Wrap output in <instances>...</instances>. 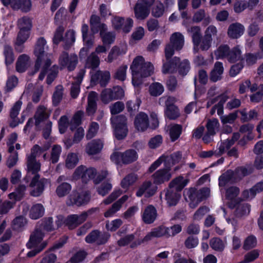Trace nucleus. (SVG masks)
I'll return each mask as SVG.
<instances>
[{
  "label": "nucleus",
  "instance_id": "nucleus-1",
  "mask_svg": "<svg viewBox=\"0 0 263 263\" xmlns=\"http://www.w3.org/2000/svg\"><path fill=\"white\" fill-rule=\"evenodd\" d=\"M132 72V82L135 86H138L142 82V78L148 77L153 73L154 67L150 62H145L142 56H137L130 66Z\"/></svg>",
  "mask_w": 263,
  "mask_h": 263
},
{
  "label": "nucleus",
  "instance_id": "nucleus-2",
  "mask_svg": "<svg viewBox=\"0 0 263 263\" xmlns=\"http://www.w3.org/2000/svg\"><path fill=\"white\" fill-rule=\"evenodd\" d=\"M182 231V227L180 224H175L170 228L160 226L153 228L142 239L137 240L136 243L131 245L132 248L140 245L142 243L147 242L155 238H160L163 236L169 237L174 236Z\"/></svg>",
  "mask_w": 263,
  "mask_h": 263
},
{
  "label": "nucleus",
  "instance_id": "nucleus-3",
  "mask_svg": "<svg viewBox=\"0 0 263 263\" xmlns=\"http://www.w3.org/2000/svg\"><path fill=\"white\" fill-rule=\"evenodd\" d=\"M27 175L26 179L28 181V178L31 179L30 186L32 188L30 194L34 197L40 196L43 192L45 185L49 182L48 179L46 178H40V175L37 173L40 171H36L35 172L29 171L27 167Z\"/></svg>",
  "mask_w": 263,
  "mask_h": 263
},
{
  "label": "nucleus",
  "instance_id": "nucleus-4",
  "mask_svg": "<svg viewBox=\"0 0 263 263\" xmlns=\"http://www.w3.org/2000/svg\"><path fill=\"white\" fill-rule=\"evenodd\" d=\"M48 47L46 46V41L44 37H40L35 44L34 53L36 57V61L34 66V70L30 73L31 75H34L40 69L41 65L46 60V58H50L51 60L52 55L46 53V51Z\"/></svg>",
  "mask_w": 263,
  "mask_h": 263
},
{
  "label": "nucleus",
  "instance_id": "nucleus-5",
  "mask_svg": "<svg viewBox=\"0 0 263 263\" xmlns=\"http://www.w3.org/2000/svg\"><path fill=\"white\" fill-rule=\"evenodd\" d=\"M50 145L47 143L41 147L36 144L31 148V154L27 157V166L29 171L35 172L40 171L41 163L36 160V157L40 156L42 153L48 150Z\"/></svg>",
  "mask_w": 263,
  "mask_h": 263
},
{
  "label": "nucleus",
  "instance_id": "nucleus-6",
  "mask_svg": "<svg viewBox=\"0 0 263 263\" xmlns=\"http://www.w3.org/2000/svg\"><path fill=\"white\" fill-rule=\"evenodd\" d=\"M184 43L183 35L180 32H175L170 37V42L165 48V57L168 59L174 54V51L181 50Z\"/></svg>",
  "mask_w": 263,
  "mask_h": 263
},
{
  "label": "nucleus",
  "instance_id": "nucleus-7",
  "mask_svg": "<svg viewBox=\"0 0 263 263\" xmlns=\"http://www.w3.org/2000/svg\"><path fill=\"white\" fill-rule=\"evenodd\" d=\"M124 95L123 89L120 86H117L112 88H104L100 93V100L104 104H109L110 102L121 99Z\"/></svg>",
  "mask_w": 263,
  "mask_h": 263
},
{
  "label": "nucleus",
  "instance_id": "nucleus-8",
  "mask_svg": "<svg viewBox=\"0 0 263 263\" xmlns=\"http://www.w3.org/2000/svg\"><path fill=\"white\" fill-rule=\"evenodd\" d=\"M137 158V154L133 149H128L124 153L116 152L110 156L111 160L117 164L121 162L124 164H129L136 161Z\"/></svg>",
  "mask_w": 263,
  "mask_h": 263
},
{
  "label": "nucleus",
  "instance_id": "nucleus-9",
  "mask_svg": "<svg viewBox=\"0 0 263 263\" xmlns=\"http://www.w3.org/2000/svg\"><path fill=\"white\" fill-rule=\"evenodd\" d=\"M97 174V171L95 168H87L84 165H80L76 169L73 176L74 178H81L82 182L87 183L91 179L94 180Z\"/></svg>",
  "mask_w": 263,
  "mask_h": 263
},
{
  "label": "nucleus",
  "instance_id": "nucleus-10",
  "mask_svg": "<svg viewBox=\"0 0 263 263\" xmlns=\"http://www.w3.org/2000/svg\"><path fill=\"white\" fill-rule=\"evenodd\" d=\"M127 119L125 116L120 115L111 119V122L115 127L116 137L119 139L124 138L127 134L126 126Z\"/></svg>",
  "mask_w": 263,
  "mask_h": 263
},
{
  "label": "nucleus",
  "instance_id": "nucleus-11",
  "mask_svg": "<svg viewBox=\"0 0 263 263\" xmlns=\"http://www.w3.org/2000/svg\"><path fill=\"white\" fill-rule=\"evenodd\" d=\"M90 193L89 191H82L81 193L73 192L69 196L67 201L68 205L80 206L87 204L90 200Z\"/></svg>",
  "mask_w": 263,
  "mask_h": 263
},
{
  "label": "nucleus",
  "instance_id": "nucleus-12",
  "mask_svg": "<svg viewBox=\"0 0 263 263\" xmlns=\"http://www.w3.org/2000/svg\"><path fill=\"white\" fill-rule=\"evenodd\" d=\"M155 0H138L134 8L135 17L138 20H144L149 13V8Z\"/></svg>",
  "mask_w": 263,
  "mask_h": 263
},
{
  "label": "nucleus",
  "instance_id": "nucleus-13",
  "mask_svg": "<svg viewBox=\"0 0 263 263\" xmlns=\"http://www.w3.org/2000/svg\"><path fill=\"white\" fill-rule=\"evenodd\" d=\"M59 63L63 67L67 68L69 71H72L78 63V58L74 53L69 54L67 52L63 51L59 57Z\"/></svg>",
  "mask_w": 263,
  "mask_h": 263
},
{
  "label": "nucleus",
  "instance_id": "nucleus-14",
  "mask_svg": "<svg viewBox=\"0 0 263 263\" xmlns=\"http://www.w3.org/2000/svg\"><path fill=\"white\" fill-rule=\"evenodd\" d=\"M171 171V166H166L155 172L152 176L153 183L158 185L168 181L172 176Z\"/></svg>",
  "mask_w": 263,
  "mask_h": 263
},
{
  "label": "nucleus",
  "instance_id": "nucleus-15",
  "mask_svg": "<svg viewBox=\"0 0 263 263\" xmlns=\"http://www.w3.org/2000/svg\"><path fill=\"white\" fill-rule=\"evenodd\" d=\"M110 237L108 233L102 232L96 230L92 231L85 237V241L87 243H95L98 245L105 243Z\"/></svg>",
  "mask_w": 263,
  "mask_h": 263
},
{
  "label": "nucleus",
  "instance_id": "nucleus-16",
  "mask_svg": "<svg viewBox=\"0 0 263 263\" xmlns=\"http://www.w3.org/2000/svg\"><path fill=\"white\" fill-rule=\"evenodd\" d=\"M113 27L116 30H122L125 33L129 32L133 25V21L130 18L115 16L111 20Z\"/></svg>",
  "mask_w": 263,
  "mask_h": 263
},
{
  "label": "nucleus",
  "instance_id": "nucleus-17",
  "mask_svg": "<svg viewBox=\"0 0 263 263\" xmlns=\"http://www.w3.org/2000/svg\"><path fill=\"white\" fill-rule=\"evenodd\" d=\"M4 5L10 6L14 10H21L22 12H27L31 10V2L30 0H1Z\"/></svg>",
  "mask_w": 263,
  "mask_h": 263
},
{
  "label": "nucleus",
  "instance_id": "nucleus-18",
  "mask_svg": "<svg viewBox=\"0 0 263 263\" xmlns=\"http://www.w3.org/2000/svg\"><path fill=\"white\" fill-rule=\"evenodd\" d=\"M157 190V186L149 181L147 180L143 182L136 193L138 197L144 195L145 197H149L153 196Z\"/></svg>",
  "mask_w": 263,
  "mask_h": 263
},
{
  "label": "nucleus",
  "instance_id": "nucleus-19",
  "mask_svg": "<svg viewBox=\"0 0 263 263\" xmlns=\"http://www.w3.org/2000/svg\"><path fill=\"white\" fill-rule=\"evenodd\" d=\"M127 51V45L123 43L118 45L114 46L108 53L107 58L105 61L108 63H111L114 60L118 59L120 56H122L126 53Z\"/></svg>",
  "mask_w": 263,
  "mask_h": 263
},
{
  "label": "nucleus",
  "instance_id": "nucleus-20",
  "mask_svg": "<svg viewBox=\"0 0 263 263\" xmlns=\"http://www.w3.org/2000/svg\"><path fill=\"white\" fill-rule=\"evenodd\" d=\"M245 31L244 25L240 23L235 22L229 25L228 28V36L231 39H237L241 36Z\"/></svg>",
  "mask_w": 263,
  "mask_h": 263
},
{
  "label": "nucleus",
  "instance_id": "nucleus-21",
  "mask_svg": "<svg viewBox=\"0 0 263 263\" xmlns=\"http://www.w3.org/2000/svg\"><path fill=\"white\" fill-rule=\"evenodd\" d=\"M44 235L45 232L42 229L36 228L30 235L29 241L27 244V247L31 249L39 246L42 243Z\"/></svg>",
  "mask_w": 263,
  "mask_h": 263
},
{
  "label": "nucleus",
  "instance_id": "nucleus-22",
  "mask_svg": "<svg viewBox=\"0 0 263 263\" xmlns=\"http://www.w3.org/2000/svg\"><path fill=\"white\" fill-rule=\"evenodd\" d=\"M110 79V74L108 71L99 70L91 76V81L99 84L101 87H105Z\"/></svg>",
  "mask_w": 263,
  "mask_h": 263
},
{
  "label": "nucleus",
  "instance_id": "nucleus-23",
  "mask_svg": "<svg viewBox=\"0 0 263 263\" xmlns=\"http://www.w3.org/2000/svg\"><path fill=\"white\" fill-rule=\"evenodd\" d=\"M103 142L100 139H95L86 145L85 152L89 156L99 154L103 147Z\"/></svg>",
  "mask_w": 263,
  "mask_h": 263
},
{
  "label": "nucleus",
  "instance_id": "nucleus-24",
  "mask_svg": "<svg viewBox=\"0 0 263 263\" xmlns=\"http://www.w3.org/2000/svg\"><path fill=\"white\" fill-rule=\"evenodd\" d=\"M134 123L135 127L138 131L145 130L149 125L148 116L143 112H140L136 117Z\"/></svg>",
  "mask_w": 263,
  "mask_h": 263
},
{
  "label": "nucleus",
  "instance_id": "nucleus-25",
  "mask_svg": "<svg viewBox=\"0 0 263 263\" xmlns=\"http://www.w3.org/2000/svg\"><path fill=\"white\" fill-rule=\"evenodd\" d=\"M182 25L185 26L187 28V31L192 38V41L194 45L197 47L200 43V39H201V29L198 26H192L188 27L185 21L182 23Z\"/></svg>",
  "mask_w": 263,
  "mask_h": 263
},
{
  "label": "nucleus",
  "instance_id": "nucleus-26",
  "mask_svg": "<svg viewBox=\"0 0 263 263\" xmlns=\"http://www.w3.org/2000/svg\"><path fill=\"white\" fill-rule=\"evenodd\" d=\"M157 216V212L156 208L149 205L144 209L142 214V219L147 224H151L154 222Z\"/></svg>",
  "mask_w": 263,
  "mask_h": 263
},
{
  "label": "nucleus",
  "instance_id": "nucleus-27",
  "mask_svg": "<svg viewBox=\"0 0 263 263\" xmlns=\"http://www.w3.org/2000/svg\"><path fill=\"white\" fill-rule=\"evenodd\" d=\"M30 58L27 54L20 55L16 62V70L20 73L25 72L31 65Z\"/></svg>",
  "mask_w": 263,
  "mask_h": 263
},
{
  "label": "nucleus",
  "instance_id": "nucleus-28",
  "mask_svg": "<svg viewBox=\"0 0 263 263\" xmlns=\"http://www.w3.org/2000/svg\"><path fill=\"white\" fill-rule=\"evenodd\" d=\"M166 59L167 61L163 64L162 70L163 73H173L176 71L177 66L180 63V59L175 57L172 60H170V58Z\"/></svg>",
  "mask_w": 263,
  "mask_h": 263
},
{
  "label": "nucleus",
  "instance_id": "nucleus-29",
  "mask_svg": "<svg viewBox=\"0 0 263 263\" xmlns=\"http://www.w3.org/2000/svg\"><path fill=\"white\" fill-rule=\"evenodd\" d=\"M85 72L84 69H81L77 77L76 81L72 84L70 95L73 98H76L80 92V85L83 80Z\"/></svg>",
  "mask_w": 263,
  "mask_h": 263
},
{
  "label": "nucleus",
  "instance_id": "nucleus-30",
  "mask_svg": "<svg viewBox=\"0 0 263 263\" xmlns=\"http://www.w3.org/2000/svg\"><path fill=\"white\" fill-rule=\"evenodd\" d=\"M253 172V168L250 165L238 167L234 172V181L236 182L239 181L244 177L252 173Z\"/></svg>",
  "mask_w": 263,
  "mask_h": 263
},
{
  "label": "nucleus",
  "instance_id": "nucleus-31",
  "mask_svg": "<svg viewBox=\"0 0 263 263\" xmlns=\"http://www.w3.org/2000/svg\"><path fill=\"white\" fill-rule=\"evenodd\" d=\"M187 183V179H184L182 176H179L171 181L169 184V187L170 189H173L175 191L180 193Z\"/></svg>",
  "mask_w": 263,
  "mask_h": 263
},
{
  "label": "nucleus",
  "instance_id": "nucleus-32",
  "mask_svg": "<svg viewBox=\"0 0 263 263\" xmlns=\"http://www.w3.org/2000/svg\"><path fill=\"white\" fill-rule=\"evenodd\" d=\"M127 195H124L118 201L115 202L105 213V217H109L113 216L117 211H119L123 204L128 199Z\"/></svg>",
  "mask_w": 263,
  "mask_h": 263
},
{
  "label": "nucleus",
  "instance_id": "nucleus-33",
  "mask_svg": "<svg viewBox=\"0 0 263 263\" xmlns=\"http://www.w3.org/2000/svg\"><path fill=\"white\" fill-rule=\"evenodd\" d=\"M84 221L81 214H73L68 216L66 219L65 224L70 229H73Z\"/></svg>",
  "mask_w": 263,
  "mask_h": 263
},
{
  "label": "nucleus",
  "instance_id": "nucleus-34",
  "mask_svg": "<svg viewBox=\"0 0 263 263\" xmlns=\"http://www.w3.org/2000/svg\"><path fill=\"white\" fill-rule=\"evenodd\" d=\"M98 93L95 91L89 92L88 96V105L86 109L87 112L89 115H93L97 109V100Z\"/></svg>",
  "mask_w": 263,
  "mask_h": 263
},
{
  "label": "nucleus",
  "instance_id": "nucleus-35",
  "mask_svg": "<svg viewBox=\"0 0 263 263\" xmlns=\"http://www.w3.org/2000/svg\"><path fill=\"white\" fill-rule=\"evenodd\" d=\"M180 197V193L173 189H168L165 193V199L169 206L176 205Z\"/></svg>",
  "mask_w": 263,
  "mask_h": 263
},
{
  "label": "nucleus",
  "instance_id": "nucleus-36",
  "mask_svg": "<svg viewBox=\"0 0 263 263\" xmlns=\"http://www.w3.org/2000/svg\"><path fill=\"white\" fill-rule=\"evenodd\" d=\"M223 71V68L222 64L219 62H216L214 69L211 72L210 77V80L214 82L220 80L221 79Z\"/></svg>",
  "mask_w": 263,
  "mask_h": 263
},
{
  "label": "nucleus",
  "instance_id": "nucleus-37",
  "mask_svg": "<svg viewBox=\"0 0 263 263\" xmlns=\"http://www.w3.org/2000/svg\"><path fill=\"white\" fill-rule=\"evenodd\" d=\"M29 31L20 30L15 42V49L18 52L23 50L22 45L29 37Z\"/></svg>",
  "mask_w": 263,
  "mask_h": 263
},
{
  "label": "nucleus",
  "instance_id": "nucleus-38",
  "mask_svg": "<svg viewBox=\"0 0 263 263\" xmlns=\"http://www.w3.org/2000/svg\"><path fill=\"white\" fill-rule=\"evenodd\" d=\"M45 209L41 203H36L32 205L30 210L29 216L32 219H37L43 216Z\"/></svg>",
  "mask_w": 263,
  "mask_h": 263
},
{
  "label": "nucleus",
  "instance_id": "nucleus-39",
  "mask_svg": "<svg viewBox=\"0 0 263 263\" xmlns=\"http://www.w3.org/2000/svg\"><path fill=\"white\" fill-rule=\"evenodd\" d=\"M49 114L50 113L46 107L42 105L39 106L34 115L35 124L37 125L41 121L48 118Z\"/></svg>",
  "mask_w": 263,
  "mask_h": 263
},
{
  "label": "nucleus",
  "instance_id": "nucleus-40",
  "mask_svg": "<svg viewBox=\"0 0 263 263\" xmlns=\"http://www.w3.org/2000/svg\"><path fill=\"white\" fill-rule=\"evenodd\" d=\"M236 182L234 181V172L231 170H228L219 178V185L220 186H224L229 182Z\"/></svg>",
  "mask_w": 263,
  "mask_h": 263
},
{
  "label": "nucleus",
  "instance_id": "nucleus-41",
  "mask_svg": "<svg viewBox=\"0 0 263 263\" xmlns=\"http://www.w3.org/2000/svg\"><path fill=\"white\" fill-rule=\"evenodd\" d=\"M182 130V126L179 124H172L168 126L169 135L172 141L174 142L179 138Z\"/></svg>",
  "mask_w": 263,
  "mask_h": 263
},
{
  "label": "nucleus",
  "instance_id": "nucleus-42",
  "mask_svg": "<svg viewBox=\"0 0 263 263\" xmlns=\"http://www.w3.org/2000/svg\"><path fill=\"white\" fill-rule=\"evenodd\" d=\"M242 56L240 49L235 47L230 50L227 60L231 63L240 61L242 60Z\"/></svg>",
  "mask_w": 263,
  "mask_h": 263
},
{
  "label": "nucleus",
  "instance_id": "nucleus-43",
  "mask_svg": "<svg viewBox=\"0 0 263 263\" xmlns=\"http://www.w3.org/2000/svg\"><path fill=\"white\" fill-rule=\"evenodd\" d=\"M17 26L20 30L29 31L32 28V20L28 16H23L18 20Z\"/></svg>",
  "mask_w": 263,
  "mask_h": 263
},
{
  "label": "nucleus",
  "instance_id": "nucleus-44",
  "mask_svg": "<svg viewBox=\"0 0 263 263\" xmlns=\"http://www.w3.org/2000/svg\"><path fill=\"white\" fill-rule=\"evenodd\" d=\"M100 59L96 53H91L87 58L86 62V67L94 69L100 65Z\"/></svg>",
  "mask_w": 263,
  "mask_h": 263
},
{
  "label": "nucleus",
  "instance_id": "nucleus-45",
  "mask_svg": "<svg viewBox=\"0 0 263 263\" xmlns=\"http://www.w3.org/2000/svg\"><path fill=\"white\" fill-rule=\"evenodd\" d=\"M26 187L25 185H20L14 192L9 194V198L14 202L16 201L20 200L24 195Z\"/></svg>",
  "mask_w": 263,
  "mask_h": 263
},
{
  "label": "nucleus",
  "instance_id": "nucleus-46",
  "mask_svg": "<svg viewBox=\"0 0 263 263\" xmlns=\"http://www.w3.org/2000/svg\"><path fill=\"white\" fill-rule=\"evenodd\" d=\"M3 52L6 65L13 63L14 60V55L12 47L8 45H5Z\"/></svg>",
  "mask_w": 263,
  "mask_h": 263
},
{
  "label": "nucleus",
  "instance_id": "nucleus-47",
  "mask_svg": "<svg viewBox=\"0 0 263 263\" xmlns=\"http://www.w3.org/2000/svg\"><path fill=\"white\" fill-rule=\"evenodd\" d=\"M71 190V186L68 183L64 182L60 184L57 187L55 192L59 197H63L69 193Z\"/></svg>",
  "mask_w": 263,
  "mask_h": 263
},
{
  "label": "nucleus",
  "instance_id": "nucleus-48",
  "mask_svg": "<svg viewBox=\"0 0 263 263\" xmlns=\"http://www.w3.org/2000/svg\"><path fill=\"white\" fill-rule=\"evenodd\" d=\"M79 158L76 153H71L68 154L66 160L65 165L68 168H73L78 163Z\"/></svg>",
  "mask_w": 263,
  "mask_h": 263
},
{
  "label": "nucleus",
  "instance_id": "nucleus-49",
  "mask_svg": "<svg viewBox=\"0 0 263 263\" xmlns=\"http://www.w3.org/2000/svg\"><path fill=\"white\" fill-rule=\"evenodd\" d=\"M187 196L191 200L190 206L191 208H195L198 204L197 190L194 188L190 189L186 193Z\"/></svg>",
  "mask_w": 263,
  "mask_h": 263
},
{
  "label": "nucleus",
  "instance_id": "nucleus-50",
  "mask_svg": "<svg viewBox=\"0 0 263 263\" xmlns=\"http://www.w3.org/2000/svg\"><path fill=\"white\" fill-rule=\"evenodd\" d=\"M230 51L229 47L227 45H220L215 51V55L216 59H223L227 58Z\"/></svg>",
  "mask_w": 263,
  "mask_h": 263
},
{
  "label": "nucleus",
  "instance_id": "nucleus-51",
  "mask_svg": "<svg viewBox=\"0 0 263 263\" xmlns=\"http://www.w3.org/2000/svg\"><path fill=\"white\" fill-rule=\"evenodd\" d=\"M149 91L152 96H158L162 94L164 91V87L160 83H153L149 87Z\"/></svg>",
  "mask_w": 263,
  "mask_h": 263
},
{
  "label": "nucleus",
  "instance_id": "nucleus-52",
  "mask_svg": "<svg viewBox=\"0 0 263 263\" xmlns=\"http://www.w3.org/2000/svg\"><path fill=\"white\" fill-rule=\"evenodd\" d=\"M137 176L135 174H130L124 177L121 181V186L125 189L133 185L137 180Z\"/></svg>",
  "mask_w": 263,
  "mask_h": 263
},
{
  "label": "nucleus",
  "instance_id": "nucleus-53",
  "mask_svg": "<svg viewBox=\"0 0 263 263\" xmlns=\"http://www.w3.org/2000/svg\"><path fill=\"white\" fill-rule=\"evenodd\" d=\"M165 114L171 120H175L179 116L178 108L175 105L169 106L166 108Z\"/></svg>",
  "mask_w": 263,
  "mask_h": 263
},
{
  "label": "nucleus",
  "instance_id": "nucleus-54",
  "mask_svg": "<svg viewBox=\"0 0 263 263\" xmlns=\"http://www.w3.org/2000/svg\"><path fill=\"white\" fill-rule=\"evenodd\" d=\"M63 87L62 85H58L55 88L52 96V102L54 105L57 106L59 104L62 99Z\"/></svg>",
  "mask_w": 263,
  "mask_h": 263
},
{
  "label": "nucleus",
  "instance_id": "nucleus-55",
  "mask_svg": "<svg viewBox=\"0 0 263 263\" xmlns=\"http://www.w3.org/2000/svg\"><path fill=\"white\" fill-rule=\"evenodd\" d=\"M211 247L216 251H222L224 248V242L218 238H213L210 240Z\"/></svg>",
  "mask_w": 263,
  "mask_h": 263
},
{
  "label": "nucleus",
  "instance_id": "nucleus-56",
  "mask_svg": "<svg viewBox=\"0 0 263 263\" xmlns=\"http://www.w3.org/2000/svg\"><path fill=\"white\" fill-rule=\"evenodd\" d=\"M83 114L84 113L82 111H78L74 114L70 124V128L71 130H73L77 126L81 124Z\"/></svg>",
  "mask_w": 263,
  "mask_h": 263
},
{
  "label": "nucleus",
  "instance_id": "nucleus-57",
  "mask_svg": "<svg viewBox=\"0 0 263 263\" xmlns=\"http://www.w3.org/2000/svg\"><path fill=\"white\" fill-rule=\"evenodd\" d=\"M141 103V101L138 99L135 100H129L126 102V108L130 114H134L138 111Z\"/></svg>",
  "mask_w": 263,
  "mask_h": 263
},
{
  "label": "nucleus",
  "instance_id": "nucleus-58",
  "mask_svg": "<svg viewBox=\"0 0 263 263\" xmlns=\"http://www.w3.org/2000/svg\"><path fill=\"white\" fill-rule=\"evenodd\" d=\"M100 33L104 44L109 45L114 42L115 39V34L113 32H106L105 31H101Z\"/></svg>",
  "mask_w": 263,
  "mask_h": 263
},
{
  "label": "nucleus",
  "instance_id": "nucleus-59",
  "mask_svg": "<svg viewBox=\"0 0 263 263\" xmlns=\"http://www.w3.org/2000/svg\"><path fill=\"white\" fill-rule=\"evenodd\" d=\"M257 245V240L254 235H250L244 241L243 248L246 250H250L254 248Z\"/></svg>",
  "mask_w": 263,
  "mask_h": 263
},
{
  "label": "nucleus",
  "instance_id": "nucleus-60",
  "mask_svg": "<svg viewBox=\"0 0 263 263\" xmlns=\"http://www.w3.org/2000/svg\"><path fill=\"white\" fill-rule=\"evenodd\" d=\"M219 126L218 121L216 119H213L209 120L206 124L207 132L209 134L215 135Z\"/></svg>",
  "mask_w": 263,
  "mask_h": 263
},
{
  "label": "nucleus",
  "instance_id": "nucleus-61",
  "mask_svg": "<svg viewBox=\"0 0 263 263\" xmlns=\"http://www.w3.org/2000/svg\"><path fill=\"white\" fill-rule=\"evenodd\" d=\"M62 152V148L60 145H55L52 148L50 160L52 163H57L59 159Z\"/></svg>",
  "mask_w": 263,
  "mask_h": 263
},
{
  "label": "nucleus",
  "instance_id": "nucleus-62",
  "mask_svg": "<svg viewBox=\"0 0 263 263\" xmlns=\"http://www.w3.org/2000/svg\"><path fill=\"white\" fill-rule=\"evenodd\" d=\"M99 128V125L97 122H91L89 126L86 138L87 139H90L94 137L96 135Z\"/></svg>",
  "mask_w": 263,
  "mask_h": 263
},
{
  "label": "nucleus",
  "instance_id": "nucleus-63",
  "mask_svg": "<svg viewBox=\"0 0 263 263\" xmlns=\"http://www.w3.org/2000/svg\"><path fill=\"white\" fill-rule=\"evenodd\" d=\"M259 22L256 20L252 22L248 27L247 32L250 36H254L256 35L259 29Z\"/></svg>",
  "mask_w": 263,
  "mask_h": 263
},
{
  "label": "nucleus",
  "instance_id": "nucleus-64",
  "mask_svg": "<svg viewBox=\"0 0 263 263\" xmlns=\"http://www.w3.org/2000/svg\"><path fill=\"white\" fill-rule=\"evenodd\" d=\"M259 255V252L258 250H253L245 255V259L242 263H248L254 261L257 258Z\"/></svg>",
  "mask_w": 263,
  "mask_h": 263
}]
</instances>
